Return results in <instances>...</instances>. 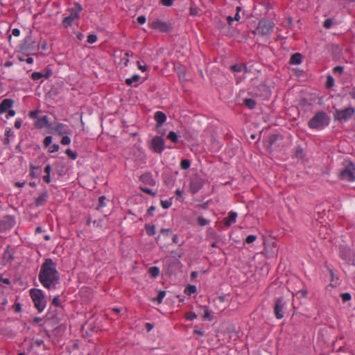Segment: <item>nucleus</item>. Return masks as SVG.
<instances>
[{"label":"nucleus","mask_w":355,"mask_h":355,"mask_svg":"<svg viewBox=\"0 0 355 355\" xmlns=\"http://www.w3.org/2000/svg\"><path fill=\"white\" fill-rule=\"evenodd\" d=\"M172 205V202L169 200H162L161 205L164 209H168Z\"/></svg>","instance_id":"5fc2aeb1"},{"label":"nucleus","mask_w":355,"mask_h":355,"mask_svg":"<svg viewBox=\"0 0 355 355\" xmlns=\"http://www.w3.org/2000/svg\"><path fill=\"white\" fill-rule=\"evenodd\" d=\"M14 309L15 312L19 313L21 311V306L19 302H15L14 304Z\"/></svg>","instance_id":"e2e57ef3"},{"label":"nucleus","mask_w":355,"mask_h":355,"mask_svg":"<svg viewBox=\"0 0 355 355\" xmlns=\"http://www.w3.org/2000/svg\"><path fill=\"white\" fill-rule=\"evenodd\" d=\"M295 155L297 158H302L304 157V152L302 147L298 146L295 152Z\"/></svg>","instance_id":"a19ab883"},{"label":"nucleus","mask_w":355,"mask_h":355,"mask_svg":"<svg viewBox=\"0 0 355 355\" xmlns=\"http://www.w3.org/2000/svg\"><path fill=\"white\" fill-rule=\"evenodd\" d=\"M51 130L55 131L59 135H69L71 133L69 127L62 123H55L53 124Z\"/></svg>","instance_id":"ddd939ff"},{"label":"nucleus","mask_w":355,"mask_h":355,"mask_svg":"<svg viewBox=\"0 0 355 355\" xmlns=\"http://www.w3.org/2000/svg\"><path fill=\"white\" fill-rule=\"evenodd\" d=\"M204 180L198 175L192 176L190 179L189 189L192 194L198 193L204 185Z\"/></svg>","instance_id":"1a4fd4ad"},{"label":"nucleus","mask_w":355,"mask_h":355,"mask_svg":"<svg viewBox=\"0 0 355 355\" xmlns=\"http://www.w3.org/2000/svg\"><path fill=\"white\" fill-rule=\"evenodd\" d=\"M243 105L250 110H252L255 107L257 103L255 100L252 98H245L243 101Z\"/></svg>","instance_id":"393cba45"},{"label":"nucleus","mask_w":355,"mask_h":355,"mask_svg":"<svg viewBox=\"0 0 355 355\" xmlns=\"http://www.w3.org/2000/svg\"><path fill=\"white\" fill-rule=\"evenodd\" d=\"M140 189H141V190L142 191H144L146 193L150 194L151 196H155L156 195V192L155 191H153L152 189H148L147 187H140Z\"/></svg>","instance_id":"8fccbe9b"},{"label":"nucleus","mask_w":355,"mask_h":355,"mask_svg":"<svg viewBox=\"0 0 355 355\" xmlns=\"http://www.w3.org/2000/svg\"><path fill=\"white\" fill-rule=\"evenodd\" d=\"M278 139L282 140V137L278 134H273L270 135L268 139L270 146H273Z\"/></svg>","instance_id":"a878e982"},{"label":"nucleus","mask_w":355,"mask_h":355,"mask_svg":"<svg viewBox=\"0 0 355 355\" xmlns=\"http://www.w3.org/2000/svg\"><path fill=\"white\" fill-rule=\"evenodd\" d=\"M340 297L343 302H346L351 300V295L349 293H341Z\"/></svg>","instance_id":"de8ad7c7"},{"label":"nucleus","mask_w":355,"mask_h":355,"mask_svg":"<svg viewBox=\"0 0 355 355\" xmlns=\"http://www.w3.org/2000/svg\"><path fill=\"white\" fill-rule=\"evenodd\" d=\"M165 141L160 136H155L150 141V148L156 153H162L164 149Z\"/></svg>","instance_id":"f8f14e48"},{"label":"nucleus","mask_w":355,"mask_h":355,"mask_svg":"<svg viewBox=\"0 0 355 355\" xmlns=\"http://www.w3.org/2000/svg\"><path fill=\"white\" fill-rule=\"evenodd\" d=\"M41 173L42 170L40 166H35L32 163L30 164V175L33 178H39Z\"/></svg>","instance_id":"aec40b11"},{"label":"nucleus","mask_w":355,"mask_h":355,"mask_svg":"<svg viewBox=\"0 0 355 355\" xmlns=\"http://www.w3.org/2000/svg\"><path fill=\"white\" fill-rule=\"evenodd\" d=\"M31 297L35 307L39 312H42L46 306V300L43 292L40 289L33 288L30 291Z\"/></svg>","instance_id":"20e7f679"},{"label":"nucleus","mask_w":355,"mask_h":355,"mask_svg":"<svg viewBox=\"0 0 355 355\" xmlns=\"http://www.w3.org/2000/svg\"><path fill=\"white\" fill-rule=\"evenodd\" d=\"M197 222L200 226H205L209 223V220L204 218L202 216H198L197 218Z\"/></svg>","instance_id":"ea45409f"},{"label":"nucleus","mask_w":355,"mask_h":355,"mask_svg":"<svg viewBox=\"0 0 355 355\" xmlns=\"http://www.w3.org/2000/svg\"><path fill=\"white\" fill-rule=\"evenodd\" d=\"M191 166V162L187 159H184L180 162V167L182 169L187 170Z\"/></svg>","instance_id":"c9c22d12"},{"label":"nucleus","mask_w":355,"mask_h":355,"mask_svg":"<svg viewBox=\"0 0 355 355\" xmlns=\"http://www.w3.org/2000/svg\"><path fill=\"white\" fill-rule=\"evenodd\" d=\"M274 25L272 21L262 19L259 21L257 27L253 33H257L261 36L269 35L272 32Z\"/></svg>","instance_id":"39448f33"},{"label":"nucleus","mask_w":355,"mask_h":355,"mask_svg":"<svg viewBox=\"0 0 355 355\" xmlns=\"http://www.w3.org/2000/svg\"><path fill=\"white\" fill-rule=\"evenodd\" d=\"M66 155L71 159L74 160L77 158L78 154L70 148H67L65 151Z\"/></svg>","instance_id":"f704fd0d"},{"label":"nucleus","mask_w":355,"mask_h":355,"mask_svg":"<svg viewBox=\"0 0 355 355\" xmlns=\"http://www.w3.org/2000/svg\"><path fill=\"white\" fill-rule=\"evenodd\" d=\"M51 304L55 307H62L59 296H55L53 297Z\"/></svg>","instance_id":"37998d69"},{"label":"nucleus","mask_w":355,"mask_h":355,"mask_svg":"<svg viewBox=\"0 0 355 355\" xmlns=\"http://www.w3.org/2000/svg\"><path fill=\"white\" fill-rule=\"evenodd\" d=\"M7 112H8V114L6 115V117L7 119H8L10 117L14 116L15 115V111L13 110H11V108L10 110H8Z\"/></svg>","instance_id":"0e129e2a"},{"label":"nucleus","mask_w":355,"mask_h":355,"mask_svg":"<svg viewBox=\"0 0 355 355\" xmlns=\"http://www.w3.org/2000/svg\"><path fill=\"white\" fill-rule=\"evenodd\" d=\"M355 110L353 107L349 106L344 110L336 109L334 112L335 121H347L354 114Z\"/></svg>","instance_id":"423d86ee"},{"label":"nucleus","mask_w":355,"mask_h":355,"mask_svg":"<svg viewBox=\"0 0 355 355\" xmlns=\"http://www.w3.org/2000/svg\"><path fill=\"white\" fill-rule=\"evenodd\" d=\"M286 302L283 297H277L274 303V313L277 319L280 320L284 315Z\"/></svg>","instance_id":"6e6552de"},{"label":"nucleus","mask_w":355,"mask_h":355,"mask_svg":"<svg viewBox=\"0 0 355 355\" xmlns=\"http://www.w3.org/2000/svg\"><path fill=\"white\" fill-rule=\"evenodd\" d=\"M185 318L188 320H193L197 318V315L194 312H189L186 313Z\"/></svg>","instance_id":"09e8293b"},{"label":"nucleus","mask_w":355,"mask_h":355,"mask_svg":"<svg viewBox=\"0 0 355 355\" xmlns=\"http://www.w3.org/2000/svg\"><path fill=\"white\" fill-rule=\"evenodd\" d=\"M53 123H50L48 120L47 116H44L40 119H38L37 121L34 123V126L36 128L40 129L44 127L51 128H52Z\"/></svg>","instance_id":"4468645a"},{"label":"nucleus","mask_w":355,"mask_h":355,"mask_svg":"<svg viewBox=\"0 0 355 355\" xmlns=\"http://www.w3.org/2000/svg\"><path fill=\"white\" fill-rule=\"evenodd\" d=\"M137 20L139 24H144L146 21V18L144 15H141L137 17Z\"/></svg>","instance_id":"bf43d9fd"},{"label":"nucleus","mask_w":355,"mask_h":355,"mask_svg":"<svg viewBox=\"0 0 355 355\" xmlns=\"http://www.w3.org/2000/svg\"><path fill=\"white\" fill-rule=\"evenodd\" d=\"M76 19L75 17H73V16H71V15H69V16L64 18V19L62 20V25L65 27V28H67L69 26H71V24H72V22L73 21Z\"/></svg>","instance_id":"bb28decb"},{"label":"nucleus","mask_w":355,"mask_h":355,"mask_svg":"<svg viewBox=\"0 0 355 355\" xmlns=\"http://www.w3.org/2000/svg\"><path fill=\"white\" fill-rule=\"evenodd\" d=\"M40 112V110H33V111H31L29 112V116L31 118V119H36L38 116V114Z\"/></svg>","instance_id":"13d9d810"},{"label":"nucleus","mask_w":355,"mask_h":355,"mask_svg":"<svg viewBox=\"0 0 355 355\" xmlns=\"http://www.w3.org/2000/svg\"><path fill=\"white\" fill-rule=\"evenodd\" d=\"M167 139L171 140L174 144H177L179 141L178 135L176 134V132L173 131L169 132V133L167 135Z\"/></svg>","instance_id":"cd10ccee"},{"label":"nucleus","mask_w":355,"mask_h":355,"mask_svg":"<svg viewBox=\"0 0 355 355\" xmlns=\"http://www.w3.org/2000/svg\"><path fill=\"white\" fill-rule=\"evenodd\" d=\"M334 85V79L331 75H328L326 81V87L328 89L331 88Z\"/></svg>","instance_id":"e433bc0d"},{"label":"nucleus","mask_w":355,"mask_h":355,"mask_svg":"<svg viewBox=\"0 0 355 355\" xmlns=\"http://www.w3.org/2000/svg\"><path fill=\"white\" fill-rule=\"evenodd\" d=\"M32 31H30L28 34L24 38L23 42L20 44V49L21 51L28 52L40 49V44L33 40Z\"/></svg>","instance_id":"0eeeda50"},{"label":"nucleus","mask_w":355,"mask_h":355,"mask_svg":"<svg viewBox=\"0 0 355 355\" xmlns=\"http://www.w3.org/2000/svg\"><path fill=\"white\" fill-rule=\"evenodd\" d=\"M302 55L300 53H295L291 57L289 64H299L302 62Z\"/></svg>","instance_id":"5701e85b"},{"label":"nucleus","mask_w":355,"mask_h":355,"mask_svg":"<svg viewBox=\"0 0 355 355\" xmlns=\"http://www.w3.org/2000/svg\"><path fill=\"white\" fill-rule=\"evenodd\" d=\"M190 15L192 16H196L198 13V9L197 8L191 7L189 9Z\"/></svg>","instance_id":"052dcab7"},{"label":"nucleus","mask_w":355,"mask_h":355,"mask_svg":"<svg viewBox=\"0 0 355 355\" xmlns=\"http://www.w3.org/2000/svg\"><path fill=\"white\" fill-rule=\"evenodd\" d=\"M343 168L339 173V178L341 180L348 182L355 180V165L349 160H344L342 163Z\"/></svg>","instance_id":"7ed1b4c3"},{"label":"nucleus","mask_w":355,"mask_h":355,"mask_svg":"<svg viewBox=\"0 0 355 355\" xmlns=\"http://www.w3.org/2000/svg\"><path fill=\"white\" fill-rule=\"evenodd\" d=\"M44 77V75L41 72H33L32 74H31V78L33 80H40V78H43Z\"/></svg>","instance_id":"79ce46f5"},{"label":"nucleus","mask_w":355,"mask_h":355,"mask_svg":"<svg viewBox=\"0 0 355 355\" xmlns=\"http://www.w3.org/2000/svg\"><path fill=\"white\" fill-rule=\"evenodd\" d=\"M237 218V213L235 211H230L227 218H225L224 224L225 226H230L232 223L236 222Z\"/></svg>","instance_id":"412c9836"},{"label":"nucleus","mask_w":355,"mask_h":355,"mask_svg":"<svg viewBox=\"0 0 355 355\" xmlns=\"http://www.w3.org/2000/svg\"><path fill=\"white\" fill-rule=\"evenodd\" d=\"M96 40H97V36L94 34H90L87 37V42L89 44H93V43L96 42Z\"/></svg>","instance_id":"c03bdc74"},{"label":"nucleus","mask_w":355,"mask_h":355,"mask_svg":"<svg viewBox=\"0 0 355 355\" xmlns=\"http://www.w3.org/2000/svg\"><path fill=\"white\" fill-rule=\"evenodd\" d=\"M44 182L49 184L51 182V175H49V174H45L43 178H42Z\"/></svg>","instance_id":"69168bd1"},{"label":"nucleus","mask_w":355,"mask_h":355,"mask_svg":"<svg viewBox=\"0 0 355 355\" xmlns=\"http://www.w3.org/2000/svg\"><path fill=\"white\" fill-rule=\"evenodd\" d=\"M38 279L47 289L55 288L59 284L60 274L56 268V263L51 259H46L42 264Z\"/></svg>","instance_id":"f257e3e1"},{"label":"nucleus","mask_w":355,"mask_h":355,"mask_svg":"<svg viewBox=\"0 0 355 355\" xmlns=\"http://www.w3.org/2000/svg\"><path fill=\"white\" fill-rule=\"evenodd\" d=\"M340 254L341 258L345 261L350 260L349 250L348 248L345 247H343L340 248Z\"/></svg>","instance_id":"b1692460"},{"label":"nucleus","mask_w":355,"mask_h":355,"mask_svg":"<svg viewBox=\"0 0 355 355\" xmlns=\"http://www.w3.org/2000/svg\"><path fill=\"white\" fill-rule=\"evenodd\" d=\"M140 180L144 184L155 186L156 181L153 179V175L150 173H146L140 176Z\"/></svg>","instance_id":"6ab92c4d"},{"label":"nucleus","mask_w":355,"mask_h":355,"mask_svg":"<svg viewBox=\"0 0 355 355\" xmlns=\"http://www.w3.org/2000/svg\"><path fill=\"white\" fill-rule=\"evenodd\" d=\"M51 166L50 164H47L44 169V171L46 174H49V175H51Z\"/></svg>","instance_id":"774afa93"},{"label":"nucleus","mask_w":355,"mask_h":355,"mask_svg":"<svg viewBox=\"0 0 355 355\" xmlns=\"http://www.w3.org/2000/svg\"><path fill=\"white\" fill-rule=\"evenodd\" d=\"M49 198V193L46 190L44 191L35 200V205L40 207L44 205Z\"/></svg>","instance_id":"a211bd4d"},{"label":"nucleus","mask_w":355,"mask_h":355,"mask_svg":"<svg viewBox=\"0 0 355 355\" xmlns=\"http://www.w3.org/2000/svg\"><path fill=\"white\" fill-rule=\"evenodd\" d=\"M154 119L157 123L156 128H159L162 127L166 121V115L163 112L157 111L155 114Z\"/></svg>","instance_id":"f3484780"},{"label":"nucleus","mask_w":355,"mask_h":355,"mask_svg":"<svg viewBox=\"0 0 355 355\" xmlns=\"http://www.w3.org/2000/svg\"><path fill=\"white\" fill-rule=\"evenodd\" d=\"M234 72H241L243 69H246V67L243 64H236L230 67Z\"/></svg>","instance_id":"c756f323"},{"label":"nucleus","mask_w":355,"mask_h":355,"mask_svg":"<svg viewBox=\"0 0 355 355\" xmlns=\"http://www.w3.org/2000/svg\"><path fill=\"white\" fill-rule=\"evenodd\" d=\"M59 149H60L59 145L57 144H54L51 146L49 147V152L51 153H53L55 152H58L59 150Z\"/></svg>","instance_id":"603ef678"},{"label":"nucleus","mask_w":355,"mask_h":355,"mask_svg":"<svg viewBox=\"0 0 355 355\" xmlns=\"http://www.w3.org/2000/svg\"><path fill=\"white\" fill-rule=\"evenodd\" d=\"M257 239V236L254 235H249L245 239V243L250 244L252 243Z\"/></svg>","instance_id":"6e6d98bb"},{"label":"nucleus","mask_w":355,"mask_h":355,"mask_svg":"<svg viewBox=\"0 0 355 355\" xmlns=\"http://www.w3.org/2000/svg\"><path fill=\"white\" fill-rule=\"evenodd\" d=\"M148 272L153 277H157L159 274V269L158 267L152 266L148 269Z\"/></svg>","instance_id":"2f4dec72"},{"label":"nucleus","mask_w":355,"mask_h":355,"mask_svg":"<svg viewBox=\"0 0 355 355\" xmlns=\"http://www.w3.org/2000/svg\"><path fill=\"white\" fill-rule=\"evenodd\" d=\"M82 10V6L78 3H74V7L69 9L70 15L76 19L79 18V12Z\"/></svg>","instance_id":"4be33fe9"},{"label":"nucleus","mask_w":355,"mask_h":355,"mask_svg":"<svg viewBox=\"0 0 355 355\" xmlns=\"http://www.w3.org/2000/svg\"><path fill=\"white\" fill-rule=\"evenodd\" d=\"M150 27L153 29L158 30L162 33H169L173 30V26L171 24L156 19L150 24Z\"/></svg>","instance_id":"9d476101"},{"label":"nucleus","mask_w":355,"mask_h":355,"mask_svg":"<svg viewBox=\"0 0 355 355\" xmlns=\"http://www.w3.org/2000/svg\"><path fill=\"white\" fill-rule=\"evenodd\" d=\"M12 135V130L10 128H7L6 129V132H5V136L6 137H8L9 138L10 137H11Z\"/></svg>","instance_id":"338daca9"},{"label":"nucleus","mask_w":355,"mask_h":355,"mask_svg":"<svg viewBox=\"0 0 355 355\" xmlns=\"http://www.w3.org/2000/svg\"><path fill=\"white\" fill-rule=\"evenodd\" d=\"M344 71V67L342 66H336L333 69L335 75L341 76Z\"/></svg>","instance_id":"58836bf2"},{"label":"nucleus","mask_w":355,"mask_h":355,"mask_svg":"<svg viewBox=\"0 0 355 355\" xmlns=\"http://www.w3.org/2000/svg\"><path fill=\"white\" fill-rule=\"evenodd\" d=\"M14 104V101L11 98H5L0 103V114L6 112Z\"/></svg>","instance_id":"dca6fc26"},{"label":"nucleus","mask_w":355,"mask_h":355,"mask_svg":"<svg viewBox=\"0 0 355 355\" xmlns=\"http://www.w3.org/2000/svg\"><path fill=\"white\" fill-rule=\"evenodd\" d=\"M145 229L146 231V233L148 236H153L155 234V225H146Z\"/></svg>","instance_id":"72a5a7b5"},{"label":"nucleus","mask_w":355,"mask_h":355,"mask_svg":"<svg viewBox=\"0 0 355 355\" xmlns=\"http://www.w3.org/2000/svg\"><path fill=\"white\" fill-rule=\"evenodd\" d=\"M60 142L62 145H69L71 143V139L66 135L62 137Z\"/></svg>","instance_id":"3c124183"},{"label":"nucleus","mask_w":355,"mask_h":355,"mask_svg":"<svg viewBox=\"0 0 355 355\" xmlns=\"http://www.w3.org/2000/svg\"><path fill=\"white\" fill-rule=\"evenodd\" d=\"M165 295H166V291H159L157 297L153 298L152 301H153V302L157 301L159 304H161L162 302L163 298L165 297Z\"/></svg>","instance_id":"473e14b6"},{"label":"nucleus","mask_w":355,"mask_h":355,"mask_svg":"<svg viewBox=\"0 0 355 355\" xmlns=\"http://www.w3.org/2000/svg\"><path fill=\"white\" fill-rule=\"evenodd\" d=\"M196 291L197 288L196 286L194 285L189 284L184 289V293L188 295H191V294L196 293Z\"/></svg>","instance_id":"c85d7f7f"},{"label":"nucleus","mask_w":355,"mask_h":355,"mask_svg":"<svg viewBox=\"0 0 355 355\" xmlns=\"http://www.w3.org/2000/svg\"><path fill=\"white\" fill-rule=\"evenodd\" d=\"M330 118L328 114L324 111H320L308 122V126L311 129H322L329 124Z\"/></svg>","instance_id":"f03ea898"},{"label":"nucleus","mask_w":355,"mask_h":355,"mask_svg":"<svg viewBox=\"0 0 355 355\" xmlns=\"http://www.w3.org/2000/svg\"><path fill=\"white\" fill-rule=\"evenodd\" d=\"M43 75H44V77H45L46 78H49L52 75L51 69L48 68V67L46 68L45 69V73H43Z\"/></svg>","instance_id":"680f3d73"},{"label":"nucleus","mask_w":355,"mask_h":355,"mask_svg":"<svg viewBox=\"0 0 355 355\" xmlns=\"http://www.w3.org/2000/svg\"><path fill=\"white\" fill-rule=\"evenodd\" d=\"M332 25H333L332 19L329 18V19H325V21H324L323 27L329 29L332 26Z\"/></svg>","instance_id":"49530a36"},{"label":"nucleus","mask_w":355,"mask_h":355,"mask_svg":"<svg viewBox=\"0 0 355 355\" xmlns=\"http://www.w3.org/2000/svg\"><path fill=\"white\" fill-rule=\"evenodd\" d=\"M205 313L203 315V320H209L211 321L213 320V316L211 315L209 310L207 307L205 306Z\"/></svg>","instance_id":"4c0bfd02"},{"label":"nucleus","mask_w":355,"mask_h":355,"mask_svg":"<svg viewBox=\"0 0 355 355\" xmlns=\"http://www.w3.org/2000/svg\"><path fill=\"white\" fill-rule=\"evenodd\" d=\"M139 79H140V76L137 74H135L133 76H132L131 78H127L125 82L127 85L130 86V85H132V84L133 83L138 82L139 80Z\"/></svg>","instance_id":"7c9ffc66"},{"label":"nucleus","mask_w":355,"mask_h":355,"mask_svg":"<svg viewBox=\"0 0 355 355\" xmlns=\"http://www.w3.org/2000/svg\"><path fill=\"white\" fill-rule=\"evenodd\" d=\"M13 259L14 250L10 245H8L3 254V263L6 265L8 263H11Z\"/></svg>","instance_id":"2eb2a0df"},{"label":"nucleus","mask_w":355,"mask_h":355,"mask_svg":"<svg viewBox=\"0 0 355 355\" xmlns=\"http://www.w3.org/2000/svg\"><path fill=\"white\" fill-rule=\"evenodd\" d=\"M15 224V218L10 215L5 216L0 220V232H4L12 229Z\"/></svg>","instance_id":"9b49d317"},{"label":"nucleus","mask_w":355,"mask_h":355,"mask_svg":"<svg viewBox=\"0 0 355 355\" xmlns=\"http://www.w3.org/2000/svg\"><path fill=\"white\" fill-rule=\"evenodd\" d=\"M160 232H161V234H162L163 235H164L166 236H169L172 234V230H171V229L162 228L160 230Z\"/></svg>","instance_id":"4d7b16f0"},{"label":"nucleus","mask_w":355,"mask_h":355,"mask_svg":"<svg viewBox=\"0 0 355 355\" xmlns=\"http://www.w3.org/2000/svg\"><path fill=\"white\" fill-rule=\"evenodd\" d=\"M105 196H102L99 198L98 199V205L97 207V209H98L99 208L101 207H103L104 206H105Z\"/></svg>","instance_id":"864d4df0"},{"label":"nucleus","mask_w":355,"mask_h":355,"mask_svg":"<svg viewBox=\"0 0 355 355\" xmlns=\"http://www.w3.org/2000/svg\"><path fill=\"white\" fill-rule=\"evenodd\" d=\"M52 137L51 136H46L44 139V146L45 148L49 147L51 142H52Z\"/></svg>","instance_id":"a18cd8bd"}]
</instances>
